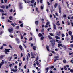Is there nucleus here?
<instances>
[{"mask_svg": "<svg viewBox=\"0 0 73 73\" xmlns=\"http://www.w3.org/2000/svg\"><path fill=\"white\" fill-rule=\"evenodd\" d=\"M50 42H51V44L52 46H53L55 45V42H56V41L54 39L52 40H51L50 41Z\"/></svg>", "mask_w": 73, "mask_h": 73, "instance_id": "obj_1", "label": "nucleus"}, {"mask_svg": "<svg viewBox=\"0 0 73 73\" xmlns=\"http://www.w3.org/2000/svg\"><path fill=\"white\" fill-rule=\"evenodd\" d=\"M5 50L4 51V53H5V54H8V52H9L10 51L8 50H11L10 49H5Z\"/></svg>", "mask_w": 73, "mask_h": 73, "instance_id": "obj_2", "label": "nucleus"}, {"mask_svg": "<svg viewBox=\"0 0 73 73\" xmlns=\"http://www.w3.org/2000/svg\"><path fill=\"white\" fill-rule=\"evenodd\" d=\"M8 31L9 32H10V33H11V32H12L13 31V29L12 28H11V29L9 28L8 29Z\"/></svg>", "mask_w": 73, "mask_h": 73, "instance_id": "obj_3", "label": "nucleus"}, {"mask_svg": "<svg viewBox=\"0 0 73 73\" xmlns=\"http://www.w3.org/2000/svg\"><path fill=\"white\" fill-rule=\"evenodd\" d=\"M59 8V12L60 13H61V6L60 5L58 6Z\"/></svg>", "mask_w": 73, "mask_h": 73, "instance_id": "obj_4", "label": "nucleus"}, {"mask_svg": "<svg viewBox=\"0 0 73 73\" xmlns=\"http://www.w3.org/2000/svg\"><path fill=\"white\" fill-rule=\"evenodd\" d=\"M38 36L39 37H42V36H43V35H42L41 33H39L38 34Z\"/></svg>", "mask_w": 73, "mask_h": 73, "instance_id": "obj_5", "label": "nucleus"}, {"mask_svg": "<svg viewBox=\"0 0 73 73\" xmlns=\"http://www.w3.org/2000/svg\"><path fill=\"white\" fill-rule=\"evenodd\" d=\"M48 37L49 38V40H52V38L49 35L48 36Z\"/></svg>", "mask_w": 73, "mask_h": 73, "instance_id": "obj_6", "label": "nucleus"}, {"mask_svg": "<svg viewBox=\"0 0 73 73\" xmlns=\"http://www.w3.org/2000/svg\"><path fill=\"white\" fill-rule=\"evenodd\" d=\"M49 47L48 46H47L46 47V48L47 49V51H49Z\"/></svg>", "mask_w": 73, "mask_h": 73, "instance_id": "obj_7", "label": "nucleus"}, {"mask_svg": "<svg viewBox=\"0 0 73 73\" xmlns=\"http://www.w3.org/2000/svg\"><path fill=\"white\" fill-rule=\"evenodd\" d=\"M19 48L21 50H23V48H22V46L20 45L19 46Z\"/></svg>", "mask_w": 73, "mask_h": 73, "instance_id": "obj_8", "label": "nucleus"}, {"mask_svg": "<svg viewBox=\"0 0 73 73\" xmlns=\"http://www.w3.org/2000/svg\"><path fill=\"white\" fill-rule=\"evenodd\" d=\"M33 49L34 50H36V49H37V48L36 46H34L33 47Z\"/></svg>", "mask_w": 73, "mask_h": 73, "instance_id": "obj_9", "label": "nucleus"}, {"mask_svg": "<svg viewBox=\"0 0 73 73\" xmlns=\"http://www.w3.org/2000/svg\"><path fill=\"white\" fill-rule=\"evenodd\" d=\"M57 5H58V4L57 3L55 4L54 6V8H56L57 7Z\"/></svg>", "mask_w": 73, "mask_h": 73, "instance_id": "obj_10", "label": "nucleus"}, {"mask_svg": "<svg viewBox=\"0 0 73 73\" xmlns=\"http://www.w3.org/2000/svg\"><path fill=\"white\" fill-rule=\"evenodd\" d=\"M11 71L13 72H17V69L14 70V69H11Z\"/></svg>", "mask_w": 73, "mask_h": 73, "instance_id": "obj_11", "label": "nucleus"}, {"mask_svg": "<svg viewBox=\"0 0 73 73\" xmlns=\"http://www.w3.org/2000/svg\"><path fill=\"white\" fill-rule=\"evenodd\" d=\"M0 7H1V8H3V9H4V8H5V6H4V5H3L2 6H1Z\"/></svg>", "mask_w": 73, "mask_h": 73, "instance_id": "obj_12", "label": "nucleus"}, {"mask_svg": "<svg viewBox=\"0 0 73 73\" xmlns=\"http://www.w3.org/2000/svg\"><path fill=\"white\" fill-rule=\"evenodd\" d=\"M53 28L54 29L56 30V25L55 24L53 25Z\"/></svg>", "mask_w": 73, "mask_h": 73, "instance_id": "obj_13", "label": "nucleus"}, {"mask_svg": "<svg viewBox=\"0 0 73 73\" xmlns=\"http://www.w3.org/2000/svg\"><path fill=\"white\" fill-rule=\"evenodd\" d=\"M55 37L56 38V39H58V40H60V37L57 36H55Z\"/></svg>", "mask_w": 73, "mask_h": 73, "instance_id": "obj_14", "label": "nucleus"}, {"mask_svg": "<svg viewBox=\"0 0 73 73\" xmlns=\"http://www.w3.org/2000/svg\"><path fill=\"white\" fill-rule=\"evenodd\" d=\"M19 8L20 9H22V8H23V7H22V6H21V4L20 3V5H19Z\"/></svg>", "mask_w": 73, "mask_h": 73, "instance_id": "obj_15", "label": "nucleus"}, {"mask_svg": "<svg viewBox=\"0 0 73 73\" xmlns=\"http://www.w3.org/2000/svg\"><path fill=\"white\" fill-rule=\"evenodd\" d=\"M50 52H51L52 53H53L54 54H56V52L54 51L51 50Z\"/></svg>", "mask_w": 73, "mask_h": 73, "instance_id": "obj_16", "label": "nucleus"}, {"mask_svg": "<svg viewBox=\"0 0 73 73\" xmlns=\"http://www.w3.org/2000/svg\"><path fill=\"white\" fill-rule=\"evenodd\" d=\"M46 70L47 71L46 72V73H47V72H48V71L49 70V68L48 67L46 68Z\"/></svg>", "mask_w": 73, "mask_h": 73, "instance_id": "obj_17", "label": "nucleus"}, {"mask_svg": "<svg viewBox=\"0 0 73 73\" xmlns=\"http://www.w3.org/2000/svg\"><path fill=\"white\" fill-rule=\"evenodd\" d=\"M35 24H36V25H38V21H35Z\"/></svg>", "mask_w": 73, "mask_h": 73, "instance_id": "obj_18", "label": "nucleus"}, {"mask_svg": "<svg viewBox=\"0 0 73 73\" xmlns=\"http://www.w3.org/2000/svg\"><path fill=\"white\" fill-rule=\"evenodd\" d=\"M1 12L2 13L4 12V10H3V9L1 10V9H0V12Z\"/></svg>", "mask_w": 73, "mask_h": 73, "instance_id": "obj_19", "label": "nucleus"}, {"mask_svg": "<svg viewBox=\"0 0 73 73\" xmlns=\"http://www.w3.org/2000/svg\"><path fill=\"white\" fill-rule=\"evenodd\" d=\"M4 57V56L3 55H1L0 56V59H2Z\"/></svg>", "mask_w": 73, "mask_h": 73, "instance_id": "obj_20", "label": "nucleus"}, {"mask_svg": "<svg viewBox=\"0 0 73 73\" xmlns=\"http://www.w3.org/2000/svg\"><path fill=\"white\" fill-rule=\"evenodd\" d=\"M62 46V44H58V47H60V46Z\"/></svg>", "mask_w": 73, "mask_h": 73, "instance_id": "obj_21", "label": "nucleus"}, {"mask_svg": "<svg viewBox=\"0 0 73 73\" xmlns=\"http://www.w3.org/2000/svg\"><path fill=\"white\" fill-rule=\"evenodd\" d=\"M49 34L51 36H54V35L53 34V33H50Z\"/></svg>", "mask_w": 73, "mask_h": 73, "instance_id": "obj_22", "label": "nucleus"}, {"mask_svg": "<svg viewBox=\"0 0 73 73\" xmlns=\"http://www.w3.org/2000/svg\"><path fill=\"white\" fill-rule=\"evenodd\" d=\"M68 33L69 35H72V31H69L68 32Z\"/></svg>", "mask_w": 73, "mask_h": 73, "instance_id": "obj_23", "label": "nucleus"}, {"mask_svg": "<svg viewBox=\"0 0 73 73\" xmlns=\"http://www.w3.org/2000/svg\"><path fill=\"white\" fill-rule=\"evenodd\" d=\"M34 2H35V0H32L31 1V3L32 4L34 3Z\"/></svg>", "mask_w": 73, "mask_h": 73, "instance_id": "obj_24", "label": "nucleus"}, {"mask_svg": "<svg viewBox=\"0 0 73 73\" xmlns=\"http://www.w3.org/2000/svg\"><path fill=\"white\" fill-rule=\"evenodd\" d=\"M63 48L64 49H64V50H66V46H63Z\"/></svg>", "mask_w": 73, "mask_h": 73, "instance_id": "obj_25", "label": "nucleus"}, {"mask_svg": "<svg viewBox=\"0 0 73 73\" xmlns=\"http://www.w3.org/2000/svg\"><path fill=\"white\" fill-rule=\"evenodd\" d=\"M38 60V56L36 58V59L35 60V61H37Z\"/></svg>", "mask_w": 73, "mask_h": 73, "instance_id": "obj_26", "label": "nucleus"}, {"mask_svg": "<svg viewBox=\"0 0 73 73\" xmlns=\"http://www.w3.org/2000/svg\"><path fill=\"white\" fill-rule=\"evenodd\" d=\"M1 64H4V60H2V62H1Z\"/></svg>", "mask_w": 73, "mask_h": 73, "instance_id": "obj_27", "label": "nucleus"}, {"mask_svg": "<svg viewBox=\"0 0 73 73\" xmlns=\"http://www.w3.org/2000/svg\"><path fill=\"white\" fill-rule=\"evenodd\" d=\"M9 19L10 20H12V16L9 17Z\"/></svg>", "mask_w": 73, "mask_h": 73, "instance_id": "obj_28", "label": "nucleus"}, {"mask_svg": "<svg viewBox=\"0 0 73 73\" xmlns=\"http://www.w3.org/2000/svg\"><path fill=\"white\" fill-rule=\"evenodd\" d=\"M67 24H68V25H70V22L69 21H67Z\"/></svg>", "mask_w": 73, "mask_h": 73, "instance_id": "obj_29", "label": "nucleus"}, {"mask_svg": "<svg viewBox=\"0 0 73 73\" xmlns=\"http://www.w3.org/2000/svg\"><path fill=\"white\" fill-rule=\"evenodd\" d=\"M44 29H42L41 30V32H44Z\"/></svg>", "mask_w": 73, "mask_h": 73, "instance_id": "obj_30", "label": "nucleus"}, {"mask_svg": "<svg viewBox=\"0 0 73 73\" xmlns=\"http://www.w3.org/2000/svg\"><path fill=\"white\" fill-rule=\"evenodd\" d=\"M62 36V37H65V35L64 34H62L61 35Z\"/></svg>", "mask_w": 73, "mask_h": 73, "instance_id": "obj_31", "label": "nucleus"}, {"mask_svg": "<svg viewBox=\"0 0 73 73\" xmlns=\"http://www.w3.org/2000/svg\"><path fill=\"white\" fill-rule=\"evenodd\" d=\"M63 62L64 64H65L66 62V60H63Z\"/></svg>", "mask_w": 73, "mask_h": 73, "instance_id": "obj_32", "label": "nucleus"}, {"mask_svg": "<svg viewBox=\"0 0 73 73\" xmlns=\"http://www.w3.org/2000/svg\"><path fill=\"white\" fill-rule=\"evenodd\" d=\"M44 36H42L41 37V40H44Z\"/></svg>", "mask_w": 73, "mask_h": 73, "instance_id": "obj_33", "label": "nucleus"}, {"mask_svg": "<svg viewBox=\"0 0 73 73\" xmlns=\"http://www.w3.org/2000/svg\"><path fill=\"white\" fill-rule=\"evenodd\" d=\"M64 69L65 70H67V68H66V67L65 66H64Z\"/></svg>", "mask_w": 73, "mask_h": 73, "instance_id": "obj_34", "label": "nucleus"}, {"mask_svg": "<svg viewBox=\"0 0 73 73\" xmlns=\"http://www.w3.org/2000/svg\"><path fill=\"white\" fill-rule=\"evenodd\" d=\"M31 40H32V37H31L29 38V41H31Z\"/></svg>", "mask_w": 73, "mask_h": 73, "instance_id": "obj_35", "label": "nucleus"}, {"mask_svg": "<svg viewBox=\"0 0 73 73\" xmlns=\"http://www.w3.org/2000/svg\"><path fill=\"white\" fill-rule=\"evenodd\" d=\"M29 5L30 7H33V5L32 4H29Z\"/></svg>", "mask_w": 73, "mask_h": 73, "instance_id": "obj_36", "label": "nucleus"}, {"mask_svg": "<svg viewBox=\"0 0 73 73\" xmlns=\"http://www.w3.org/2000/svg\"><path fill=\"white\" fill-rule=\"evenodd\" d=\"M54 58H56V59H57V58H59V57L58 56H55Z\"/></svg>", "mask_w": 73, "mask_h": 73, "instance_id": "obj_37", "label": "nucleus"}, {"mask_svg": "<svg viewBox=\"0 0 73 73\" xmlns=\"http://www.w3.org/2000/svg\"><path fill=\"white\" fill-rule=\"evenodd\" d=\"M71 40H73V35H71Z\"/></svg>", "mask_w": 73, "mask_h": 73, "instance_id": "obj_38", "label": "nucleus"}, {"mask_svg": "<svg viewBox=\"0 0 73 73\" xmlns=\"http://www.w3.org/2000/svg\"><path fill=\"white\" fill-rule=\"evenodd\" d=\"M70 72L71 73H73V69H71L70 70Z\"/></svg>", "mask_w": 73, "mask_h": 73, "instance_id": "obj_39", "label": "nucleus"}, {"mask_svg": "<svg viewBox=\"0 0 73 73\" xmlns=\"http://www.w3.org/2000/svg\"><path fill=\"white\" fill-rule=\"evenodd\" d=\"M19 28V26H17L16 27V29H18Z\"/></svg>", "mask_w": 73, "mask_h": 73, "instance_id": "obj_40", "label": "nucleus"}, {"mask_svg": "<svg viewBox=\"0 0 73 73\" xmlns=\"http://www.w3.org/2000/svg\"><path fill=\"white\" fill-rule=\"evenodd\" d=\"M15 40L17 41H19V38H16L15 39Z\"/></svg>", "mask_w": 73, "mask_h": 73, "instance_id": "obj_41", "label": "nucleus"}, {"mask_svg": "<svg viewBox=\"0 0 73 73\" xmlns=\"http://www.w3.org/2000/svg\"><path fill=\"white\" fill-rule=\"evenodd\" d=\"M21 64H22V62H21V63H19V66H20L21 65Z\"/></svg>", "mask_w": 73, "mask_h": 73, "instance_id": "obj_42", "label": "nucleus"}, {"mask_svg": "<svg viewBox=\"0 0 73 73\" xmlns=\"http://www.w3.org/2000/svg\"><path fill=\"white\" fill-rule=\"evenodd\" d=\"M63 17H64V18H65V17H66V15H63Z\"/></svg>", "mask_w": 73, "mask_h": 73, "instance_id": "obj_43", "label": "nucleus"}, {"mask_svg": "<svg viewBox=\"0 0 73 73\" xmlns=\"http://www.w3.org/2000/svg\"><path fill=\"white\" fill-rule=\"evenodd\" d=\"M57 60H58V59H54V62H56Z\"/></svg>", "mask_w": 73, "mask_h": 73, "instance_id": "obj_44", "label": "nucleus"}, {"mask_svg": "<svg viewBox=\"0 0 73 73\" xmlns=\"http://www.w3.org/2000/svg\"><path fill=\"white\" fill-rule=\"evenodd\" d=\"M20 26L21 27H23V24H22L20 25Z\"/></svg>", "mask_w": 73, "mask_h": 73, "instance_id": "obj_45", "label": "nucleus"}, {"mask_svg": "<svg viewBox=\"0 0 73 73\" xmlns=\"http://www.w3.org/2000/svg\"><path fill=\"white\" fill-rule=\"evenodd\" d=\"M4 3H7V0H4Z\"/></svg>", "mask_w": 73, "mask_h": 73, "instance_id": "obj_46", "label": "nucleus"}, {"mask_svg": "<svg viewBox=\"0 0 73 73\" xmlns=\"http://www.w3.org/2000/svg\"><path fill=\"white\" fill-rule=\"evenodd\" d=\"M49 22H47L46 23V25H49Z\"/></svg>", "mask_w": 73, "mask_h": 73, "instance_id": "obj_47", "label": "nucleus"}, {"mask_svg": "<svg viewBox=\"0 0 73 73\" xmlns=\"http://www.w3.org/2000/svg\"><path fill=\"white\" fill-rule=\"evenodd\" d=\"M25 58L24 57H23V61H25Z\"/></svg>", "mask_w": 73, "mask_h": 73, "instance_id": "obj_48", "label": "nucleus"}, {"mask_svg": "<svg viewBox=\"0 0 73 73\" xmlns=\"http://www.w3.org/2000/svg\"><path fill=\"white\" fill-rule=\"evenodd\" d=\"M4 15H5V16H7V14L2 13V16H4Z\"/></svg>", "mask_w": 73, "mask_h": 73, "instance_id": "obj_49", "label": "nucleus"}, {"mask_svg": "<svg viewBox=\"0 0 73 73\" xmlns=\"http://www.w3.org/2000/svg\"><path fill=\"white\" fill-rule=\"evenodd\" d=\"M50 29H51V28H49L48 29H47V30L48 31H49Z\"/></svg>", "mask_w": 73, "mask_h": 73, "instance_id": "obj_50", "label": "nucleus"}, {"mask_svg": "<svg viewBox=\"0 0 73 73\" xmlns=\"http://www.w3.org/2000/svg\"><path fill=\"white\" fill-rule=\"evenodd\" d=\"M21 39H23V37L21 35Z\"/></svg>", "mask_w": 73, "mask_h": 73, "instance_id": "obj_51", "label": "nucleus"}, {"mask_svg": "<svg viewBox=\"0 0 73 73\" xmlns=\"http://www.w3.org/2000/svg\"><path fill=\"white\" fill-rule=\"evenodd\" d=\"M70 46L71 48H73V44H71Z\"/></svg>", "mask_w": 73, "mask_h": 73, "instance_id": "obj_52", "label": "nucleus"}, {"mask_svg": "<svg viewBox=\"0 0 73 73\" xmlns=\"http://www.w3.org/2000/svg\"><path fill=\"white\" fill-rule=\"evenodd\" d=\"M41 9H42V10L43 9V6H41Z\"/></svg>", "mask_w": 73, "mask_h": 73, "instance_id": "obj_53", "label": "nucleus"}, {"mask_svg": "<svg viewBox=\"0 0 73 73\" xmlns=\"http://www.w3.org/2000/svg\"><path fill=\"white\" fill-rule=\"evenodd\" d=\"M40 1L41 3H42L43 1L42 0H40Z\"/></svg>", "mask_w": 73, "mask_h": 73, "instance_id": "obj_54", "label": "nucleus"}, {"mask_svg": "<svg viewBox=\"0 0 73 73\" xmlns=\"http://www.w3.org/2000/svg\"><path fill=\"white\" fill-rule=\"evenodd\" d=\"M36 64L37 65H39V63H38V61L37 62Z\"/></svg>", "mask_w": 73, "mask_h": 73, "instance_id": "obj_55", "label": "nucleus"}, {"mask_svg": "<svg viewBox=\"0 0 73 73\" xmlns=\"http://www.w3.org/2000/svg\"><path fill=\"white\" fill-rule=\"evenodd\" d=\"M11 25H12V26H13V27H15V25L13 23L11 24Z\"/></svg>", "mask_w": 73, "mask_h": 73, "instance_id": "obj_56", "label": "nucleus"}, {"mask_svg": "<svg viewBox=\"0 0 73 73\" xmlns=\"http://www.w3.org/2000/svg\"><path fill=\"white\" fill-rule=\"evenodd\" d=\"M55 15L57 16H58V13H55Z\"/></svg>", "mask_w": 73, "mask_h": 73, "instance_id": "obj_57", "label": "nucleus"}, {"mask_svg": "<svg viewBox=\"0 0 73 73\" xmlns=\"http://www.w3.org/2000/svg\"><path fill=\"white\" fill-rule=\"evenodd\" d=\"M8 23H12V21H10L9 20H8Z\"/></svg>", "mask_w": 73, "mask_h": 73, "instance_id": "obj_58", "label": "nucleus"}, {"mask_svg": "<svg viewBox=\"0 0 73 73\" xmlns=\"http://www.w3.org/2000/svg\"><path fill=\"white\" fill-rule=\"evenodd\" d=\"M27 61H28V60L29 59V58H28V56H27Z\"/></svg>", "mask_w": 73, "mask_h": 73, "instance_id": "obj_59", "label": "nucleus"}, {"mask_svg": "<svg viewBox=\"0 0 73 73\" xmlns=\"http://www.w3.org/2000/svg\"><path fill=\"white\" fill-rule=\"evenodd\" d=\"M50 18H52V15L50 14Z\"/></svg>", "mask_w": 73, "mask_h": 73, "instance_id": "obj_60", "label": "nucleus"}, {"mask_svg": "<svg viewBox=\"0 0 73 73\" xmlns=\"http://www.w3.org/2000/svg\"><path fill=\"white\" fill-rule=\"evenodd\" d=\"M14 68L15 69H17V67L16 66H14Z\"/></svg>", "mask_w": 73, "mask_h": 73, "instance_id": "obj_61", "label": "nucleus"}, {"mask_svg": "<svg viewBox=\"0 0 73 73\" xmlns=\"http://www.w3.org/2000/svg\"><path fill=\"white\" fill-rule=\"evenodd\" d=\"M12 64H11L9 65V66L10 67H12Z\"/></svg>", "mask_w": 73, "mask_h": 73, "instance_id": "obj_62", "label": "nucleus"}, {"mask_svg": "<svg viewBox=\"0 0 73 73\" xmlns=\"http://www.w3.org/2000/svg\"><path fill=\"white\" fill-rule=\"evenodd\" d=\"M51 13H53V12L54 11V10L53 9H52L51 10Z\"/></svg>", "mask_w": 73, "mask_h": 73, "instance_id": "obj_63", "label": "nucleus"}, {"mask_svg": "<svg viewBox=\"0 0 73 73\" xmlns=\"http://www.w3.org/2000/svg\"><path fill=\"white\" fill-rule=\"evenodd\" d=\"M71 24H72V27H73V22H71Z\"/></svg>", "mask_w": 73, "mask_h": 73, "instance_id": "obj_64", "label": "nucleus"}]
</instances>
